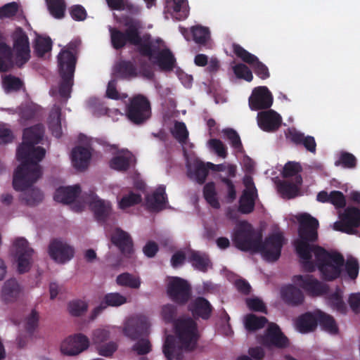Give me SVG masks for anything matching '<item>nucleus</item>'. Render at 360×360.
<instances>
[{
  "mask_svg": "<svg viewBox=\"0 0 360 360\" xmlns=\"http://www.w3.org/2000/svg\"><path fill=\"white\" fill-rule=\"evenodd\" d=\"M298 238L293 245L307 272H314L316 266L323 280L332 281L338 278L345 264L343 256L338 252H329L323 248L312 244L318 239L319 221L308 213L297 217Z\"/></svg>",
  "mask_w": 360,
  "mask_h": 360,
  "instance_id": "obj_1",
  "label": "nucleus"
},
{
  "mask_svg": "<svg viewBox=\"0 0 360 360\" xmlns=\"http://www.w3.org/2000/svg\"><path fill=\"white\" fill-rule=\"evenodd\" d=\"M44 134V127L37 124L23 131L22 143L18 146L16 158L20 165L13 173V186L17 191H22L32 186L42 176L39 165L45 157L43 147L35 146L41 142Z\"/></svg>",
  "mask_w": 360,
  "mask_h": 360,
  "instance_id": "obj_2",
  "label": "nucleus"
},
{
  "mask_svg": "<svg viewBox=\"0 0 360 360\" xmlns=\"http://www.w3.org/2000/svg\"><path fill=\"white\" fill-rule=\"evenodd\" d=\"M176 335L165 338L162 352L167 360H183V351H193L198 340V327L196 322L191 318L177 319L174 322Z\"/></svg>",
  "mask_w": 360,
  "mask_h": 360,
  "instance_id": "obj_3",
  "label": "nucleus"
},
{
  "mask_svg": "<svg viewBox=\"0 0 360 360\" xmlns=\"http://www.w3.org/2000/svg\"><path fill=\"white\" fill-rule=\"evenodd\" d=\"M79 40L71 41L65 48L63 49L57 58L58 74L60 80L58 84V93L61 98L68 99L70 97L74 85V75L77 61Z\"/></svg>",
  "mask_w": 360,
  "mask_h": 360,
  "instance_id": "obj_4",
  "label": "nucleus"
},
{
  "mask_svg": "<svg viewBox=\"0 0 360 360\" xmlns=\"http://www.w3.org/2000/svg\"><path fill=\"white\" fill-rule=\"evenodd\" d=\"M125 29L124 32V40L125 47L134 46L141 56H150L154 52V47L151 44L150 35H141V25L138 20L131 17H126L122 22Z\"/></svg>",
  "mask_w": 360,
  "mask_h": 360,
  "instance_id": "obj_5",
  "label": "nucleus"
},
{
  "mask_svg": "<svg viewBox=\"0 0 360 360\" xmlns=\"http://www.w3.org/2000/svg\"><path fill=\"white\" fill-rule=\"evenodd\" d=\"M262 237V232L255 229L251 224L242 221L234 229L232 241L235 247L243 252L257 253L261 248Z\"/></svg>",
  "mask_w": 360,
  "mask_h": 360,
  "instance_id": "obj_6",
  "label": "nucleus"
},
{
  "mask_svg": "<svg viewBox=\"0 0 360 360\" xmlns=\"http://www.w3.org/2000/svg\"><path fill=\"white\" fill-rule=\"evenodd\" d=\"M126 115L135 124L146 122L151 116V106L148 98L143 94H136L129 98Z\"/></svg>",
  "mask_w": 360,
  "mask_h": 360,
  "instance_id": "obj_7",
  "label": "nucleus"
},
{
  "mask_svg": "<svg viewBox=\"0 0 360 360\" xmlns=\"http://www.w3.org/2000/svg\"><path fill=\"white\" fill-rule=\"evenodd\" d=\"M13 256L20 274L27 272L34 261V250L25 238H18L13 242Z\"/></svg>",
  "mask_w": 360,
  "mask_h": 360,
  "instance_id": "obj_8",
  "label": "nucleus"
},
{
  "mask_svg": "<svg viewBox=\"0 0 360 360\" xmlns=\"http://www.w3.org/2000/svg\"><path fill=\"white\" fill-rule=\"evenodd\" d=\"M169 298L179 305L186 304L191 297L192 288L188 282L180 277H172L167 285Z\"/></svg>",
  "mask_w": 360,
  "mask_h": 360,
  "instance_id": "obj_9",
  "label": "nucleus"
},
{
  "mask_svg": "<svg viewBox=\"0 0 360 360\" xmlns=\"http://www.w3.org/2000/svg\"><path fill=\"white\" fill-rule=\"evenodd\" d=\"M13 49L15 50V64L22 68L30 58L29 38L20 27L15 29L13 34Z\"/></svg>",
  "mask_w": 360,
  "mask_h": 360,
  "instance_id": "obj_10",
  "label": "nucleus"
},
{
  "mask_svg": "<svg viewBox=\"0 0 360 360\" xmlns=\"http://www.w3.org/2000/svg\"><path fill=\"white\" fill-rule=\"evenodd\" d=\"M285 238L281 232L274 233L267 236L263 241L261 240L260 252L268 262L277 261L281 255Z\"/></svg>",
  "mask_w": 360,
  "mask_h": 360,
  "instance_id": "obj_11",
  "label": "nucleus"
},
{
  "mask_svg": "<svg viewBox=\"0 0 360 360\" xmlns=\"http://www.w3.org/2000/svg\"><path fill=\"white\" fill-rule=\"evenodd\" d=\"M293 283L303 289L311 297H320L328 294L329 287L327 284L319 281L310 274L295 275L292 277Z\"/></svg>",
  "mask_w": 360,
  "mask_h": 360,
  "instance_id": "obj_12",
  "label": "nucleus"
},
{
  "mask_svg": "<svg viewBox=\"0 0 360 360\" xmlns=\"http://www.w3.org/2000/svg\"><path fill=\"white\" fill-rule=\"evenodd\" d=\"M259 342L264 347L285 349L288 347L290 341L275 323H270Z\"/></svg>",
  "mask_w": 360,
  "mask_h": 360,
  "instance_id": "obj_13",
  "label": "nucleus"
},
{
  "mask_svg": "<svg viewBox=\"0 0 360 360\" xmlns=\"http://www.w3.org/2000/svg\"><path fill=\"white\" fill-rule=\"evenodd\" d=\"M233 51L236 56L243 62L249 64L253 69L255 75L262 79H266L270 77L267 66L261 62L259 58L248 52L238 44H233Z\"/></svg>",
  "mask_w": 360,
  "mask_h": 360,
  "instance_id": "obj_14",
  "label": "nucleus"
},
{
  "mask_svg": "<svg viewBox=\"0 0 360 360\" xmlns=\"http://www.w3.org/2000/svg\"><path fill=\"white\" fill-rule=\"evenodd\" d=\"M360 226V210L356 207H346L340 216V221L334 224V229L347 234L355 233V229Z\"/></svg>",
  "mask_w": 360,
  "mask_h": 360,
  "instance_id": "obj_15",
  "label": "nucleus"
},
{
  "mask_svg": "<svg viewBox=\"0 0 360 360\" xmlns=\"http://www.w3.org/2000/svg\"><path fill=\"white\" fill-rule=\"evenodd\" d=\"M83 198L89 205L96 219L99 222H105L110 215L112 207L110 202L100 199L94 191L83 194Z\"/></svg>",
  "mask_w": 360,
  "mask_h": 360,
  "instance_id": "obj_16",
  "label": "nucleus"
},
{
  "mask_svg": "<svg viewBox=\"0 0 360 360\" xmlns=\"http://www.w3.org/2000/svg\"><path fill=\"white\" fill-rule=\"evenodd\" d=\"M89 346V338L82 333H77L63 342L61 352L68 356H75L86 350Z\"/></svg>",
  "mask_w": 360,
  "mask_h": 360,
  "instance_id": "obj_17",
  "label": "nucleus"
},
{
  "mask_svg": "<svg viewBox=\"0 0 360 360\" xmlns=\"http://www.w3.org/2000/svg\"><path fill=\"white\" fill-rule=\"evenodd\" d=\"M49 254L55 262L65 264L74 257L75 250L67 243L54 239L49 245Z\"/></svg>",
  "mask_w": 360,
  "mask_h": 360,
  "instance_id": "obj_18",
  "label": "nucleus"
},
{
  "mask_svg": "<svg viewBox=\"0 0 360 360\" xmlns=\"http://www.w3.org/2000/svg\"><path fill=\"white\" fill-rule=\"evenodd\" d=\"M151 44L154 47V52L152 56H147L149 60L154 64L159 66L162 71H171L174 69L176 63V59L168 49H160V47L155 44L151 39Z\"/></svg>",
  "mask_w": 360,
  "mask_h": 360,
  "instance_id": "obj_19",
  "label": "nucleus"
},
{
  "mask_svg": "<svg viewBox=\"0 0 360 360\" xmlns=\"http://www.w3.org/2000/svg\"><path fill=\"white\" fill-rule=\"evenodd\" d=\"M272 103V94L264 86L255 88L249 98V106L252 110L268 109Z\"/></svg>",
  "mask_w": 360,
  "mask_h": 360,
  "instance_id": "obj_20",
  "label": "nucleus"
},
{
  "mask_svg": "<svg viewBox=\"0 0 360 360\" xmlns=\"http://www.w3.org/2000/svg\"><path fill=\"white\" fill-rule=\"evenodd\" d=\"M149 323L146 317L138 316L129 319L124 328L125 335L131 340H137L148 333Z\"/></svg>",
  "mask_w": 360,
  "mask_h": 360,
  "instance_id": "obj_21",
  "label": "nucleus"
},
{
  "mask_svg": "<svg viewBox=\"0 0 360 360\" xmlns=\"http://www.w3.org/2000/svg\"><path fill=\"white\" fill-rule=\"evenodd\" d=\"M111 242L122 255L130 257L134 253V242L131 236L120 228H116L111 235Z\"/></svg>",
  "mask_w": 360,
  "mask_h": 360,
  "instance_id": "obj_22",
  "label": "nucleus"
},
{
  "mask_svg": "<svg viewBox=\"0 0 360 360\" xmlns=\"http://www.w3.org/2000/svg\"><path fill=\"white\" fill-rule=\"evenodd\" d=\"M281 122V115L273 110L261 111L257 115L258 125L264 131H276L280 127Z\"/></svg>",
  "mask_w": 360,
  "mask_h": 360,
  "instance_id": "obj_23",
  "label": "nucleus"
},
{
  "mask_svg": "<svg viewBox=\"0 0 360 360\" xmlns=\"http://www.w3.org/2000/svg\"><path fill=\"white\" fill-rule=\"evenodd\" d=\"M112 75L117 79L130 80L137 77L139 72L134 62L121 60L115 64Z\"/></svg>",
  "mask_w": 360,
  "mask_h": 360,
  "instance_id": "obj_24",
  "label": "nucleus"
},
{
  "mask_svg": "<svg viewBox=\"0 0 360 360\" xmlns=\"http://www.w3.org/2000/svg\"><path fill=\"white\" fill-rule=\"evenodd\" d=\"M146 202L148 209L151 212H158L165 209L168 202L165 186L160 185L151 195L146 197Z\"/></svg>",
  "mask_w": 360,
  "mask_h": 360,
  "instance_id": "obj_25",
  "label": "nucleus"
},
{
  "mask_svg": "<svg viewBox=\"0 0 360 360\" xmlns=\"http://www.w3.org/2000/svg\"><path fill=\"white\" fill-rule=\"evenodd\" d=\"M188 310L195 319L208 320L212 313L213 307L207 299L198 297L189 304Z\"/></svg>",
  "mask_w": 360,
  "mask_h": 360,
  "instance_id": "obj_26",
  "label": "nucleus"
},
{
  "mask_svg": "<svg viewBox=\"0 0 360 360\" xmlns=\"http://www.w3.org/2000/svg\"><path fill=\"white\" fill-rule=\"evenodd\" d=\"M127 302V297L119 292H110L104 295L100 304L91 312V319H96L108 307H120Z\"/></svg>",
  "mask_w": 360,
  "mask_h": 360,
  "instance_id": "obj_27",
  "label": "nucleus"
},
{
  "mask_svg": "<svg viewBox=\"0 0 360 360\" xmlns=\"http://www.w3.org/2000/svg\"><path fill=\"white\" fill-rule=\"evenodd\" d=\"M302 184L301 175L296 176L292 181H282L278 185V191L283 198L291 199L296 197Z\"/></svg>",
  "mask_w": 360,
  "mask_h": 360,
  "instance_id": "obj_28",
  "label": "nucleus"
},
{
  "mask_svg": "<svg viewBox=\"0 0 360 360\" xmlns=\"http://www.w3.org/2000/svg\"><path fill=\"white\" fill-rule=\"evenodd\" d=\"M80 193L81 188L78 184L72 186H60L56 189L53 198L56 202L70 204Z\"/></svg>",
  "mask_w": 360,
  "mask_h": 360,
  "instance_id": "obj_29",
  "label": "nucleus"
},
{
  "mask_svg": "<svg viewBox=\"0 0 360 360\" xmlns=\"http://www.w3.org/2000/svg\"><path fill=\"white\" fill-rule=\"evenodd\" d=\"M22 292V288L15 278L7 280L2 287L1 297L6 303L15 302Z\"/></svg>",
  "mask_w": 360,
  "mask_h": 360,
  "instance_id": "obj_30",
  "label": "nucleus"
},
{
  "mask_svg": "<svg viewBox=\"0 0 360 360\" xmlns=\"http://www.w3.org/2000/svg\"><path fill=\"white\" fill-rule=\"evenodd\" d=\"M188 261L195 269L205 273L212 267L209 255L202 252L191 250L188 257Z\"/></svg>",
  "mask_w": 360,
  "mask_h": 360,
  "instance_id": "obj_31",
  "label": "nucleus"
},
{
  "mask_svg": "<svg viewBox=\"0 0 360 360\" xmlns=\"http://www.w3.org/2000/svg\"><path fill=\"white\" fill-rule=\"evenodd\" d=\"M283 300L288 304L298 306L303 303L304 297L299 288L290 284L283 287L281 290Z\"/></svg>",
  "mask_w": 360,
  "mask_h": 360,
  "instance_id": "obj_32",
  "label": "nucleus"
},
{
  "mask_svg": "<svg viewBox=\"0 0 360 360\" xmlns=\"http://www.w3.org/2000/svg\"><path fill=\"white\" fill-rule=\"evenodd\" d=\"M71 157L73 166L82 170L87 168L91 153L87 148L77 146L72 149Z\"/></svg>",
  "mask_w": 360,
  "mask_h": 360,
  "instance_id": "obj_33",
  "label": "nucleus"
},
{
  "mask_svg": "<svg viewBox=\"0 0 360 360\" xmlns=\"http://www.w3.org/2000/svg\"><path fill=\"white\" fill-rule=\"evenodd\" d=\"M297 329L302 333L314 331L317 327V311L314 314L306 312L300 315L296 320Z\"/></svg>",
  "mask_w": 360,
  "mask_h": 360,
  "instance_id": "obj_34",
  "label": "nucleus"
},
{
  "mask_svg": "<svg viewBox=\"0 0 360 360\" xmlns=\"http://www.w3.org/2000/svg\"><path fill=\"white\" fill-rule=\"evenodd\" d=\"M257 194L251 191L243 190L239 200L238 211L241 214H248L253 212L255 205V198Z\"/></svg>",
  "mask_w": 360,
  "mask_h": 360,
  "instance_id": "obj_35",
  "label": "nucleus"
},
{
  "mask_svg": "<svg viewBox=\"0 0 360 360\" xmlns=\"http://www.w3.org/2000/svg\"><path fill=\"white\" fill-rule=\"evenodd\" d=\"M61 109L59 107H55L51 110L49 116L48 126L52 135L56 138H60L62 135L61 127Z\"/></svg>",
  "mask_w": 360,
  "mask_h": 360,
  "instance_id": "obj_36",
  "label": "nucleus"
},
{
  "mask_svg": "<svg viewBox=\"0 0 360 360\" xmlns=\"http://www.w3.org/2000/svg\"><path fill=\"white\" fill-rule=\"evenodd\" d=\"M168 7L172 17L177 20H185L188 15L189 11L186 0H172Z\"/></svg>",
  "mask_w": 360,
  "mask_h": 360,
  "instance_id": "obj_37",
  "label": "nucleus"
},
{
  "mask_svg": "<svg viewBox=\"0 0 360 360\" xmlns=\"http://www.w3.org/2000/svg\"><path fill=\"white\" fill-rule=\"evenodd\" d=\"M13 66V51L4 41H0V72H8Z\"/></svg>",
  "mask_w": 360,
  "mask_h": 360,
  "instance_id": "obj_38",
  "label": "nucleus"
},
{
  "mask_svg": "<svg viewBox=\"0 0 360 360\" xmlns=\"http://www.w3.org/2000/svg\"><path fill=\"white\" fill-rule=\"evenodd\" d=\"M319 324L323 330L330 334L335 335L338 333V327L335 319L323 311H317V324Z\"/></svg>",
  "mask_w": 360,
  "mask_h": 360,
  "instance_id": "obj_39",
  "label": "nucleus"
},
{
  "mask_svg": "<svg viewBox=\"0 0 360 360\" xmlns=\"http://www.w3.org/2000/svg\"><path fill=\"white\" fill-rule=\"evenodd\" d=\"M134 158V155L130 153L115 156L110 162V167L119 172H126L129 169Z\"/></svg>",
  "mask_w": 360,
  "mask_h": 360,
  "instance_id": "obj_40",
  "label": "nucleus"
},
{
  "mask_svg": "<svg viewBox=\"0 0 360 360\" xmlns=\"http://www.w3.org/2000/svg\"><path fill=\"white\" fill-rule=\"evenodd\" d=\"M268 320L264 316H257L254 314H247L244 319L245 329L249 332H255L263 328Z\"/></svg>",
  "mask_w": 360,
  "mask_h": 360,
  "instance_id": "obj_41",
  "label": "nucleus"
},
{
  "mask_svg": "<svg viewBox=\"0 0 360 360\" xmlns=\"http://www.w3.org/2000/svg\"><path fill=\"white\" fill-rule=\"evenodd\" d=\"M210 169L207 162H197L194 165L193 172H189L188 175L190 179H194L198 184H203L208 176Z\"/></svg>",
  "mask_w": 360,
  "mask_h": 360,
  "instance_id": "obj_42",
  "label": "nucleus"
},
{
  "mask_svg": "<svg viewBox=\"0 0 360 360\" xmlns=\"http://www.w3.org/2000/svg\"><path fill=\"white\" fill-rule=\"evenodd\" d=\"M328 304L334 310L340 314H345L347 311L342 295L339 290L328 295L326 297Z\"/></svg>",
  "mask_w": 360,
  "mask_h": 360,
  "instance_id": "obj_43",
  "label": "nucleus"
},
{
  "mask_svg": "<svg viewBox=\"0 0 360 360\" xmlns=\"http://www.w3.org/2000/svg\"><path fill=\"white\" fill-rule=\"evenodd\" d=\"M44 198L42 192L37 188L26 191L20 195V199L26 205L35 206Z\"/></svg>",
  "mask_w": 360,
  "mask_h": 360,
  "instance_id": "obj_44",
  "label": "nucleus"
},
{
  "mask_svg": "<svg viewBox=\"0 0 360 360\" xmlns=\"http://www.w3.org/2000/svg\"><path fill=\"white\" fill-rule=\"evenodd\" d=\"M191 33L193 41L199 46H206L210 38V32L207 27L195 25L191 27Z\"/></svg>",
  "mask_w": 360,
  "mask_h": 360,
  "instance_id": "obj_45",
  "label": "nucleus"
},
{
  "mask_svg": "<svg viewBox=\"0 0 360 360\" xmlns=\"http://www.w3.org/2000/svg\"><path fill=\"white\" fill-rule=\"evenodd\" d=\"M116 282L118 285L139 289L141 286V279L128 272L122 273L117 276Z\"/></svg>",
  "mask_w": 360,
  "mask_h": 360,
  "instance_id": "obj_46",
  "label": "nucleus"
},
{
  "mask_svg": "<svg viewBox=\"0 0 360 360\" xmlns=\"http://www.w3.org/2000/svg\"><path fill=\"white\" fill-rule=\"evenodd\" d=\"M52 48V41L50 37L37 36L34 44V50L36 56L42 58Z\"/></svg>",
  "mask_w": 360,
  "mask_h": 360,
  "instance_id": "obj_47",
  "label": "nucleus"
},
{
  "mask_svg": "<svg viewBox=\"0 0 360 360\" xmlns=\"http://www.w3.org/2000/svg\"><path fill=\"white\" fill-rule=\"evenodd\" d=\"M203 197L212 207L215 209L219 208L220 203L217 197L216 186L213 181L205 184L203 187Z\"/></svg>",
  "mask_w": 360,
  "mask_h": 360,
  "instance_id": "obj_48",
  "label": "nucleus"
},
{
  "mask_svg": "<svg viewBox=\"0 0 360 360\" xmlns=\"http://www.w3.org/2000/svg\"><path fill=\"white\" fill-rule=\"evenodd\" d=\"M51 15L57 19H61L65 15L66 4L65 0H46Z\"/></svg>",
  "mask_w": 360,
  "mask_h": 360,
  "instance_id": "obj_49",
  "label": "nucleus"
},
{
  "mask_svg": "<svg viewBox=\"0 0 360 360\" xmlns=\"http://www.w3.org/2000/svg\"><path fill=\"white\" fill-rule=\"evenodd\" d=\"M223 134L229 141L231 146L238 153L243 152V146L238 132L231 128L222 130Z\"/></svg>",
  "mask_w": 360,
  "mask_h": 360,
  "instance_id": "obj_50",
  "label": "nucleus"
},
{
  "mask_svg": "<svg viewBox=\"0 0 360 360\" xmlns=\"http://www.w3.org/2000/svg\"><path fill=\"white\" fill-rule=\"evenodd\" d=\"M110 37L112 47L115 50H122L125 48L124 32L122 30L117 27H110Z\"/></svg>",
  "mask_w": 360,
  "mask_h": 360,
  "instance_id": "obj_51",
  "label": "nucleus"
},
{
  "mask_svg": "<svg viewBox=\"0 0 360 360\" xmlns=\"http://www.w3.org/2000/svg\"><path fill=\"white\" fill-rule=\"evenodd\" d=\"M357 160L356 157L346 151H342L340 154L339 159L335 161V166H342L344 168L353 169L356 166Z\"/></svg>",
  "mask_w": 360,
  "mask_h": 360,
  "instance_id": "obj_52",
  "label": "nucleus"
},
{
  "mask_svg": "<svg viewBox=\"0 0 360 360\" xmlns=\"http://www.w3.org/2000/svg\"><path fill=\"white\" fill-rule=\"evenodd\" d=\"M172 136L181 143H186L188 138V131L185 123L175 122L174 129L171 131Z\"/></svg>",
  "mask_w": 360,
  "mask_h": 360,
  "instance_id": "obj_53",
  "label": "nucleus"
},
{
  "mask_svg": "<svg viewBox=\"0 0 360 360\" xmlns=\"http://www.w3.org/2000/svg\"><path fill=\"white\" fill-rule=\"evenodd\" d=\"M141 200V194L129 192V194L124 195L119 201V207L122 210L127 209L139 204Z\"/></svg>",
  "mask_w": 360,
  "mask_h": 360,
  "instance_id": "obj_54",
  "label": "nucleus"
},
{
  "mask_svg": "<svg viewBox=\"0 0 360 360\" xmlns=\"http://www.w3.org/2000/svg\"><path fill=\"white\" fill-rule=\"evenodd\" d=\"M233 71L238 79H244L248 82L253 79L252 72L250 69L243 63H238L233 67Z\"/></svg>",
  "mask_w": 360,
  "mask_h": 360,
  "instance_id": "obj_55",
  "label": "nucleus"
},
{
  "mask_svg": "<svg viewBox=\"0 0 360 360\" xmlns=\"http://www.w3.org/2000/svg\"><path fill=\"white\" fill-rule=\"evenodd\" d=\"M87 304L81 300H76L69 302L68 311L72 316H79L86 311Z\"/></svg>",
  "mask_w": 360,
  "mask_h": 360,
  "instance_id": "obj_56",
  "label": "nucleus"
},
{
  "mask_svg": "<svg viewBox=\"0 0 360 360\" xmlns=\"http://www.w3.org/2000/svg\"><path fill=\"white\" fill-rule=\"evenodd\" d=\"M3 85L7 91L20 90L22 82L18 77L13 75H6L3 79Z\"/></svg>",
  "mask_w": 360,
  "mask_h": 360,
  "instance_id": "obj_57",
  "label": "nucleus"
},
{
  "mask_svg": "<svg viewBox=\"0 0 360 360\" xmlns=\"http://www.w3.org/2000/svg\"><path fill=\"white\" fill-rule=\"evenodd\" d=\"M210 148L213 150L215 153L222 158H226L227 148L224 143L217 139H212L208 142Z\"/></svg>",
  "mask_w": 360,
  "mask_h": 360,
  "instance_id": "obj_58",
  "label": "nucleus"
},
{
  "mask_svg": "<svg viewBox=\"0 0 360 360\" xmlns=\"http://www.w3.org/2000/svg\"><path fill=\"white\" fill-rule=\"evenodd\" d=\"M302 171L301 165L295 162H287L283 169V176L285 178L288 177H295L300 175L299 173Z\"/></svg>",
  "mask_w": 360,
  "mask_h": 360,
  "instance_id": "obj_59",
  "label": "nucleus"
},
{
  "mask_svg": "<svg viewBox=\"0 0 360 360\" xmlns=\"http://www.w3.org/2000/svg\"><path fill=\"white\" fill-rule=\"evenodd\" d=\"M177 313L176 307L172 304L164 305L162 308V319L166 323H172L175 321Z\"/></svg>",
  "mask_w": 360,
  "mask_h": 360,
  "instance_id": "obj_60",
  "label": "nucleus"
},
{
  "mask_svg": "<svg viewBox=\"0 0 360 360\" xmlns=\"http://www.w3.org/2000/svg\"><path fill=\"white\" fill-rule=\"evenodd\" d=\"M132 349L137 353L138 355H145L151 351V344L147 339L139 340L132 347Z\"/></svg>",
  "mask_w": 360,
  "mask_h": 360,
  "instance_id": "obj_61",
  "label": "nucleus"
},
{
  "mask_svg": "<svg viewBox=\"0 0 360 360\" xmlns=\"http://www.w3.org/2000/svg\"><path fill=\"white\" fill-rule=\"evenodd\" d=\"M39 314L35 309H32L30 314L27 317L25 328L27 333L32 334L38 326Z\"/></svg>",
  "mask_w": 360,
  "mask_h": 360,
  "instance_id": "obj_62",
  "label": "nucleus"
},
{
  "mask_svg": "<svg viewBox=\"0 0 360 360\" xmlns=\"http://www.w3.org/2000/svg\"><path fill=\"white\" fill-rule=\"evenodd\" d=\"M329 203L336 208H343L346 205V200L344 194L339 191H333L330 193Z\"/></svg>",
  "mask_w": 360,
  "mask_h": 360,
  "instance_id": "obj_63",
  "label": "nucleus"
},
{
  "mask_svg": "<svg viewBox=\"0 0 360 360\" xmlns=\"http://www.w3.org/2000/svg\"><path fill=\"white\" fill-rule=\"evenodd\" d=\"M18 11V4L16 2L6 4L0 8V18L13 17Z\"/></svg>",
  "mask_w": 360,
  "mask_h": 360,
  "instance_id": "obj_64",
  "label": "nucleus"
}]
</instances>
